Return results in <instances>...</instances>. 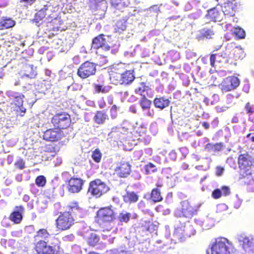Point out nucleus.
<instances>
[{
	"label": "nucleus",
	"mask_w": 254,
	"mask_h": 254,
	"mask_svg": "<svg viewBox=\"0 0 254 254\" xmlns=\"http://www.w3.org/2000/svg\"><path fill=\"white\" fill-rule=\"evenodd\" d=\"M239 179L248 191H254V158L248 152L240 154L238 157Z\"/></svg>",
	"instance_id": "nucleus-1"
},
{
	"label": "nucleus",
	"mask_w": 254,
	"mask_h": 254,
	"mask_svg": "<svg viewBox=\"0 0 254 254\" xmlns=\"http://www.w3.org/2000/svg\"><path fill=\"white\" fill-rule=\"evenodd\" d=\"M51 234L46 229H40L34 236V249L37 254H57L61 249L60 240L54 237L53 242L51 245L46 240Z\"/></svg>",
	"instance_id": "nucleus-2"
},
{
	"label": "nucleus",
	"mask_w": 254,
	"mask_h": 254,
	"mask_svg": "<svg viewBox=\"0 0 254 254\" xmlns=\"http://www.w3.org/2000/svg\"><path fill=\"white\" fill-rule=\"evenodd\" d=\"M82 208L77 201H72L65 206V210L60 212L55 220V227L58 231L70 230L75 223L74 215L81 213Z\"/></svg>",
	"instance_id": "nucleus-3"
},
{
	"label": "nucleus",
	"mask_w": 254,
	"mask_h": 254,
	"mask_svg": "<svg viewBox=\"0 0 254 254\" xmlns=\"http://www.w3.org/2000/svg\"><path fill=\"white\" fill-rule=\"evenodd\" d=\"M58 8L54 7L52 4H47V18L46 20L50 22L54 31H64L66 28L64 25L63 21L61 17H58Z\"/></svg>",
	"instance_id": "nucleus-4"
},
{
	"label": "nucleus",
	"mask_w": 254,
	"mask_h": 254,
	"mask_svg": "<svg viewBox=\"0 0 254 254\" xmlns=\"http://www.w3.org/2000/svg\"><path fill=\"white\" fill-rule=\"evenodd\" d=\"M110 79L116 84L128 85L135 79L134 71L126 70L122 73L118 72L116 69L112 70L110 73Z\"/></svg>",
	"instance_id": "nucleus-5"
},
{
	"label": "nucleus",
	"mask_w": 254,
	"mask_h": 254,
	"mask_svg": "<svg viewBox=\"0 0 254 254\" xmlns=\"http://www.w3.org/2000/svg\"><path fill=\"white\" fill-rule=\"evenodd\" d=\"M51 122L54 127L62 131L71 126V116L68 113L64 111L57 113L51 118Z\"/></svg>",
	"instance_id": "nucleus-6"
},
{
	"label": "nucleus",
	"mask_w": 254,
	"mask_h": 254,
	"mask_svg": "<svg viewBox=\"0 0 254 254\" xmlns=\"http://www.w3.org/2000/svg\"><path fill=\"white\" fill-rule=\"evenodd\" d=\"M91 47L96 51L101 50L105 52H109L111 51V53L114 55L117 52L115 50L113 49V44L106 39L103 34H100L93 38Z\"/></svg>",
	"instance_id": "nucleus-7"
},
{
	"label": "nucleus",
	"mask_w": 254,
	"mask_h": 254,
	"mask_svg": "<svg viewBox=\"0 0 254 254\" xmlns=\"http://www.w3.org/2000/svg\"><path fill=\"white\" fill-rule=\"evenodd\" d=\"M110 190L108 185L100 179H96L89 183L88 192L98 198L107 193Z\"/></svg>",
	"instance_id": "nucleus-8"
},
{
	"label": "nucleus",
	"mask_w": 254,
	"mask_h": 254,
	"mask_svg": "<svg viewBox=\"0 0 254 254\" xmlns=\"http://www.w3.org/2000/svg\"><path fill=\"white\" fill-rule=\"evenodd\" d=\"M116 219V213L112 206L100 208L96 213V220L100 225L113 222Z\"/></svg>",
	"instance_id": "nucleus-9"
},
{
	"label": "nucleus",
	"mask_w": 254,
	"mask_h": 254,
	"mask_svg": "<svg viewBox=\"0 0 254 254\" xmlns=\"http://www.w3.org/2000/svg\"><path fill=\"white\" fill-rule=\"evenodd\" d=\"M229 241L226 238H218L211 245V254H230Z\"/></svg>",
	"instance_id": "nucleus-10"
},
{
	"label": "nucleus",
	"mask_w": 254,
	"mask_h": 254,
	"mask_svg": "<svg viewBox=\"0 0 254 254\" xmlns=\"http://www.w3.org/2000/svg\"><path fill=\"white\" fill-rule=\"evenodd\" d=\"M96 72V64L89 61H86L78 67L77 75L82 79H86L95 75Z\"/></svg>",
	"instance_id": "nucleus-11"
},
{
	"label": "nucleus",
	"mask_w": 254,
	"mask_h": 254,
	"mask_svg": "<svg viewBox=\"0 0 254 254\" xmlns=\"http://www.w3.org/2000/svg\"><path fill=\"white\" fill-rule=\"evenodd\" d=\"M240 84V80L235 76H229L223 79L219 86L222 92H227L236 89Z\"/></svg>",
	"instance_id": "nucleus-12"
},
{
	"label": "nucleus",
	"mask_w": 254,
	"mask_h": 254,
	"mask_svg": "<svg viewBox=\"0 0 254 254\" xmlns=\"http://www.w3.org/2000/svg\"><path fill=\"white\" fill-rule=\"evenodd\" d=\"M83 184L84 181L81 178L71 177L66 182L67 190L70 193H78L82 190Z\"/></svg>",
	"instance_id": "nucleus-13"
},
{
	"label": "nucleus",
	"mask_w": 254,
	"mask_h": 254,
	"mask_svg": "<svg viewBox=\"0 0 254 254\" xmlns=\"http://www.w3.org/2000/svg\"><path fill=\"white\" fill-rule=\"evenodd\" d=\"M63 132L58 128L54 127V128H49L43 132V139L45 140L56 142L60 140L63 137Z\"/></svg>",
	"instance_id": "nucleus-14"
},
{
	"label": "nucleus",
	"mask_w": 254,
	"mask_h": 254,
	"mask_svg": "<svg viewBox=\"0 0 254 254\" xmlns=\"http://www.w3.org/2000/svg\"><path fill=\"white\" fill-rule=\"evenodd\" d=\"M229 56V51L227 47L224 50L218 51L217 53L211 54L210 57V63L212 67L215 66V63H224L227 61Z\"/></svg>",
	"instance_id": "nucleus-15"
},
{
	"label": "nucleus",
	"mask_w": 254,
	"mask_h": 254,
	"mask_svg": "<svg viewBox=\"0 0 254 254\" xmlns=\"http://www.w3.org/2000/svg\"><path fill=\"white\" fill-rule=\"evenodd\" d=\"M24 207L22 205L16 206L14 210L9 215L8 219L13 224H19L23 220Z\"/></svg>",
	"instance_id": "nucleus-16"
},
{
	"label": "nucleus",
	"mask_w": 254,
	"mask_h": 254,
	"mask_svg": "<svg viewBox=\"0 0 254 254\" xmlns=\"http://www.w3.org/2000/svg\"><path fill=\"white\" fill-rule=\"evenodd\" d=\"M240 4L236 0L228 1L224 4L222 8V11L224 15L228 16H233L235 12L239 8Z\"/></svg>",
	"instance_id": "nucleus-17"
},
{
	"label": "nucleus",
	"mask_w": 254,
	"mask_h": 254,
	"mask_svg": "<svg viewBox=\"0 0 254 254\" xmlns=\"http://www.w3.org/2000/svg\"><path fill=\"white\" fill-rule=\"evenodd\" d=\"M163 181L159 179L155 184L156 188L153 189L150 193V199L154 203L161 202L163 197L161 195V189L163 187Z\"/></svg>",
	"instance_id": "nucleus-18"
},
{
	"label": "nucleus",
	"mask_w": 254,
	"mask_h": 254,
	"mask_svg": "<svg viewBox=\"0 0 254 254\" xmlns=\"http://www.w3.org/2000/svg\"><path fill=\"white\" fill-rule=\"evenodd\" d=\"M195 210L188 201H184L181 203V207L178 210V215L180 217L191 218Z\"/></svg>",
	"instance_id": "nucleus-19"
},
{
	"label": "nucleus",
	"mask_w": 254,
	"mask_h": 254,
	"mask_svg": "<svg viewBox=\"0 0 254 254\" xmlns=\"http://www.w3.org/2000/svg\"><path fill=\"white\" fill-rule=\"evenodd\" d=\"M227 48L229 51V55H232L236 61L242 59L245 56L243 49L240 46H236L235 43H231L228 44Z\"/></svg>",
	"instance_id": "nucleus-20"
},
{
	"label": "nucleus",
	"mask_w": 254,
	"mask_h": 254,
	"mask_svg": "<svg viewBox=\"0 0 254 254\" xmlns=\"http://www.w3.org/2000/svg\"><path fill=\"white\" fill-rule=\"evenodd\" d=\"M131 166L128 162L121 163L120 165L115 169V174L120 178H126L130 174Z\"/></svg>",
	"instance_id": "nucleus-21"
},
{
	"label": "nucleus",
	"mask_w": 254,
	"mask_h": 254,
	"mask_svg": "<svg viewBox=\"0 0 254 254\" xmlns=\"http://www.w3.org/2000/svg\"><path fill=\"white\" fill-rule=\"evenodd\" d=\"M139 104L142 111H147L146 116L150 117H153L154 116V111L151 109L152 102L146 98L145 95H143L139 101Z\"/></svg>",
	"instance_id": "nucleus-22"
},
{
	"label": "nucleus",
	"mask_w": 254,
	"mask_h": 254,
	"mask_svg": "<svg viewBox=\"0 0 254 254\" xmlns=\"http://www.w3.org/2000/svg\"><path fill=\"white\" fill-rule=\"evenodd\" d=\"M109 52H105L103 51L98 50L96 51L97 64L100 66L107 64L109 62Z\"/></svg>",
	"instance_id": "nucleus-23"
},
{
	"label": "nucleus",
	"mask_w": 254,
	"mask_h": 254,
	"mask_svg": "<svg viewBox=\"0 0 254 254\" xmlns=\"http://www.w3.org/2000/svg\"><path fill=\"white\" fill-rule=\"evenodd\" d=\"M84 238L87 244L91 247H95L100 244V236L95 233H87Z\"/></svg>",
	"instance_id": "nucleus-24"
},
{
	"label": "nucleus",
	"mask_w": 254,
	"mask_h": 254,
	"mask_svg": "<svg viewBox=\"0 0 254 254\" xmlns=\"http://www.w3.org/2000/svg\"><path fill=\"white\" fill-rule=\"evenodd\" d=\"M153 102L154 106L156 108L163 110L169 106L170 103V101L169 99L166 98L164 96H160L159 97L155 98Z\"/></svg>",
	"instance_id": "nucleus-25"
},
{
	"label": "nucleus",
	"mask_w": 254,
	"mask_h": 254,
	"mask_svg": "<svg viewBox=\"0 0 254 254\" xmlns=\"http://www.w3.org/2000/svg\"><path fill=\"white\" fill-rule=\"evenodd\" d=\"M128 17L126 16L117 20L114 25V30L116 33L121 34L126 30V23L128 20Z\"/></svg>",
	"instance_id": "nucleus-26"
},
{
	"label": "nucleus",
	"mask_w": 254,
	"mask_h": 254,
	"mask_svg": "<svg viewBox=\"0 0 254 254\" xmlns=\"http://www.w3.org/2000/svg\"><path fill=\"white\" fill-rule=\"evenodd\" d=\"M215 32L211 28L204 27L199 31V34L197 35V39L199 40L204 39H211L214 35Z\"/></svg>",
	"instance_id": "nucleus-27"
},
{
	"label": "nucleus",
	"mask_w": 254,
	"mask_h": 254,
	"mask_svg": "<svg viewBox=\"0 0 254 254\" xmlns=\"http://www.w3.org/2000/svg\"><path fill=\"white\" fill-rule=\"evenodd\" d=\"M221 13L215 7L211 8L207 11L206 15V18L211 21H220L221 19Z\"/></svg>",
	"instance_id": "nucleus-28"
},
{
	"label": "nucleus",
	"mask_w": 254,
	"mask_h": 254,
	"mask_svg": "<svg viewBox=\"0 0 254 254\" xmlns=\"http://www.w3.org/2000/svg\"><path fill=\"white\" fill-rule=\"evenodd\" d=\"M11 97H13V100L10 103L11 105H13L18 108L22 107L23 104V99L25 98V96L22 93L15 92L13 95H11Z\"/></svg>",
	"instance_id": "nucleus-29"
},
{
	"label": "nucleus",
	"mask_w": 254,
	"mask_h": 254,
	"mask_svg": "<svg viewBox=\"0 0 254 254\" xmlns=\"http://www.w3.org/2000/svg\"><path fill=\"white\" fill-rule=\"evenodd\" d=\"M138 198V195L134 191H127L123 195L124 202L129 204L137 202Z\"/></svg>",
	"instance_id": "nucleus-30"
},
{
	"label": "nucleus",
	"mask_w": 254,
	"mask_h": 254,
	"mask_svg": "<svg viewBox=\"0 0 254 254\" xmlns=\"http://www.w3.org/2000/svg\"><path fill=\"white\" fill-rule=\"evenodd\" d=\"M93 119L96 124L102 125L105 123L106 120L108 119V117L106 112L98 111L96 112Z\"/></svg>",
	"instance_id": "nucleus-31"
},
{
	"label": "nucleus",
	"mask_w": 254,
	"mask_h": 254,
	"mask_svg": "<svg viewBox=\"0 0 254 254\" xmlns=\"http://www.w3.org/2000/svg\"><path fill=\"white\" fill-rule=\"evenodd\" d=\"M15 22L10 18L3 17L0 20V30L8 29L12 27Z\"/></svg>",
	"instance_id": "nucleus-32"
},
{
	"label": "nucleus",
	"mask_w": 254,
	"mask_h": 254,
	"mask_svg": "<svg viewBox=\"0 0 254 254\" xmlns=\"http://www.w3.org/2000/svg\"><path fill=\"white\" fill-rule=\"evenodd\" d=\"M150 90V88L148 85L146 84V83L144 82H141L139 83V86L137 87L134 89V92L137 94H139L142 96V97L143 95V93L144 92H147Z\"/></svg>",
	"instance_id": "nucleus-33"
},
{
	"label": "nucleus",
	"mask_w": 254,
	"mask_h": 254,
	"mask_svg": "<svg viewBox=\"0 0 254 254\" xmlns=\"http://www.w3.org/2000/svg\"><path fill=\"white\" fill-rule=\"evenodd\" d=\"M95 92L97 93H106L110 91L111 87L110 86H104L100 84H95L94 85Z\"/></svg>",
	"instance_id": "nucleus-34"
},
{
	"label": "nucleus",
	"mask_w": 254,
	"mask_h": 254,
	"mask_svg": "<svg viewBox=\"0 0 254 254\" xmlns=\"http://www.w3.org/2000/svg\"><path fill=\"white\" fill-rule=\"evenodd\" d=\"M102 154L99 148L95 149L92 152L91 157L93 161L97 163L101 162Z\"/></svg>",
	"instance_id": "nucleus-35"
},
{
	"label": "nucleus",
	"mask_w": 254,
	"mask_h": 254,
	"mask_svg": "<svg viewBox=\"0 0 254 254\" xmlns=\"http://www.w3.org/2000/svg\"><path fill=\"white\" fill-rule=\"evenodd\" d=\"M47 5H45L43 8L36 13L35 18L37 20H42L44 18H47Z\"/></svg>",
	"instance_id": "nucleus-36"
},
{
	"label": "nucleus",
	"mask_w": 254,
	"mask_h": 254,
	"mask_svg": "<svg viewBox=\"0 0 254 254\" xmlns=\"http://www.w3.org/2000/svg\"><path fill=\"white\" fill-rule=\"evenodd\" d=\"M144 168L146 174L153 173L157 171V168L156 166L150 162L145 165Z\"/></svg>",
	"instance_id": "nucleus-37"
},
{
	"label": "nucleus",
	"mask_w": 254,
	"mask_h": 254,
	"mask_svg": "<svg viewBox=\"0 0 254 254\" xmlns=\"http://www.w3.org/2000/svg\"><path fill=\"white\" fill-rule=\"evenodd\" d=\"M46 178L43 175L38 176L35 179V184L39 187H44L46 185Z\"/></svg>",
	"instance_id": "nucleus-38"
},
{
	"label": "nucleus",
	"mask_w": 254,
	"mask_h": 254,
	"mask_svg": "<svg viewBox=\"0 0 254 254\" xmlns=\"http://www.w3.org/2000/svg\"><path fill=\"white\" fill-rule=\"evenodd\" d=\"M131 214L129 212L121 213L118 216V219L121 222L127 223L129 221Z\"/></svg>",
	"instance_id": "nucleus-39"
},
{
	"label": "nucleus",
	"mask_w": 254,
	"mask_h": 254,
	"mask_svg": "<svg viewBox=\"0 0 254 254\" xmlns=\"http://www.w3.org/2000/svg\"><path fill=\"white\" fill-rule=\"evenodd\" d=\"M233 33L238 39H243L245 37L246 33L245 31L240 27H236L234 29Z\"/></svg>",
	"instance_id": "nucleus-40"
},
{
	"label": "nucleus",
	"mask_w": 254,
	"mask_h": 254,
	"mask_svg": "<svg viewBox=\"0 0 254 254\" xmlns=\"http://www.w3.org/2000/svg\"><path fill=\"white\" fill-rule=\"evenodd\" d=\"M141 227L143 231L151 232L152 229L153 224L149 221H145L142 223Z\"/></svg>",
	"instance_id": "nucleus-41"
},
{
	"label": "nucleus",
	"mask_w": 254,
	"mask_h": 254,
	"mask_svg": "<svg viewBox=\"0 0 254 254\" xmlns=\"http://www.w3.org/2000/svg\"><path fill=\"white\" fill-rule=\"evenodd\" d=\"M121 130V128L113 129L111 132L112 136L118 139H121L124 135Z\"/></svg>",
	"instance_id": "nucleus-42"
},
{
	"label": "nucleus",
	"mask_w": 254,
	"mask_h": 254,
	"mask_svg": "<svg viewBox=\"0 0 254 254\" xmlns=\"http://www.w3.org/2000/svg\"><path fill=\"white\" fill-rule=\"evenodd\" d=\"M245 109L247 114H249V115H251L254 113V106L251 105L249 102L246 104Z\"/></svg>",
	"instance_id": "nucleus-43"
},
{
	"label": "nucleus",
	"mask_w": 254,
	"mask_h": 254,
	"mask_svg": "<svg viewBox=\"0 0 254 254\" xmlns=\"http://www.w3.org/2000/svg\"><path fill=\"white\" fill-rule=\"evenodd\" d=\"M14 165L16 168L21 170L25 168V162L23 159H19L15 162Z\"/></svg>",
	"instance_id": "nucleus-44"
},
{
	"label": "nucleus",
	"mask_w": 254,
	"mask_h": 254,
	"mask_svg": "<svg viewBox=\"0 0 254 254\" xmlns=\"http://www.w3.org/2000/svg\"><path fill=\"white\" fill-rule=\"evenodd\" d=\"M220 190L222 195L225 196L229 195L231 193L230 189L228 186H222Z\"/></svg>",
	"instance_id": "nucleus-45"
},
{
	"label": "nucleus",
	"mask_w": 254,
	"mask_h": 254,
	"mask_svg": "<svg viewBox=\"0 0 254 254\" xmlns=\"http://www.w3.org/2000/svg\"><path fill=\"white\" fill-rule=\"evenodd\" d=\"M222 195L220 189H216L212 191V197L214 199H219Z\"/></svg>",
	"instance_id": "nucleus-46"
},
{
	"label": "nucleus",
	"mask_w": 254,
	"mask_h": 254,
	"mask_svg": "<svg viewBox=\"0 0 254 254\" xmlns=\"http://www.w3.org/2000/svg\"><path fill=\"white\" fill-rule=\"evenodd\" d=\"M118 108L116 105H114L112 106L110 109V115L113 119H115L117 116V110Z\"/></svg>",
	"instance_id": "nucleus-47"
},
{
	"label": "nucleus",
	"mask_w": 254,
	"mask_h": 254,
	"mask_svg": "<svg viewBox=\"0 0 254 254\" xmlns=\"http://www.w3.org/2000/svg\"><path fill=\"white\" fill-rule=\"evenodd\" d=\"M219 101V96L218 94H213L210 98V105H215Z\"/></svg>",
	"instance_id": "nucleus-48"
},
{
	"label": "nucleus",
	"mask_w": 254,
	"mask_h": 254,
	"mask_svg": "<svg viewBox=\"0 0 254 254\" xmlns=\"http://www.w3.org/2000/svg\"><path fill=\"white\" fill-rule=\"evenodd\" d=\"M223 144L222 142L217 143L213 144L214 150L215 151H220L222 150Z\"/></svg>",
	"instance_id": "nucleus-49"
},
{
	"label": "nucleus",
	"mask_w": 254,
	"mask_h": 254,
	"mask_svg": "<svg viewBox=\"0 0 254 254\" xmlns=\"http://www.w3.org/2000/svg\"><path fill=\"white\" fill-rule=\"evenodd\" d=\"M224 171V168L222 167H217L216 170V175L217 176H220L222 175L223 172Z\"/></svg>",
	"instance_id": "nucleus-50"
},
{
	"label": "nucleus",
	"mask_w": 254,
	"mask_h": 254,
	"mask_svg": "<svg viewBox=\"0 0 254 254\" xmlns=\"http://www.w3.org/2000/svg\"><path fill=\"white\" fill-rule=\"evenodd\" d=\"M36 0H20L21 3H24L27 5H31L35 2Z\"/></svg>",
	"instance_id": "nucleus-51"
},
{
	"label": "nucleus",
	"mask_w": 254,
	"mask_h": 254,
	"mask_svg": "<svg viewBox=\"0 0 254 254\" xmlns=\"http://www.w3.org/2000/svg\"><path fill=\"white\" fill-rule=\"evenodd\" d=\"M205 149L207 150L208 151H210L212 150H214L213 144L208 143H207L204 147Z\"/></svg>",
	"instance_id": "nucleus-52"
},
{
	"label": "nucleus",
	"mask_w": 254,
	"mask_h": 254,
	"mask_svg": "<svg viewBox=\"0 0 254 254\" xmlns=\"http://www.w3.org/2000/svg\"><path fill=\"white\" fill-rule=\"evenodd\" d=\"M30 191L32 193L36 194V193L38 192V190L36 188L35 184H31L30 185Z\"/></svg>",
	"instance_id": "nucleus-53"
},
{
	"label": "nucleus",
	"mask_w": 254,
	"mask_h": 254,
	"mask_svg": "<svg viewBox=\"0 0 254 254\" xmlns=\"http://www.w3.org/2000/svg\"><path fill=\"white\" fill-rule=\"evenodd\" d=\"M252 242L249 241L248 238L244 239V247H250L251 246Z\"/></svg>",
	"instance_id": "nucleus-54"
},
{
	"label": "nucleus",
	"mask_w": 254,
	"mask_h": 254,
	"mask_svg": "<svg viewBox=\"0 0 254 254\" xmlns=\"http://www.w3.org/2000/svg\"><path fill=\"white\" fill-rule=\"evenodd\" d=\"M19 108L20 109V116L21 117L24 116V114L26 112V109L25 108H24L23 107V106H22V107H20Z\"/></svg>",
	"instance_id": "nucleus-55"
},
{
	"label": "nucleus",
	"mask_w": 254,
	"mask_h": 254,
	"mask_svg": "<svg viewBox=\"0 0 254 254\" xmlns=\"http://www.w3.org/2000/svg\"><path fill=\"white\" fill-rule=\"evenodd\" d=\"M202 126L205 129H207L209 128V124L207 122H204L202 123Z\"/></svg>",
	"instance_id": "nucleus-56"
},
{
	"label": "nucleus",
	"mask_w": 254,
	"mask_h": 254,
	"mask_svg": "<svg viewBox=\"0 0 254 254\" xmlns=\"http://www.w3.org/2000/svg\"><path fill=\"white\" fill-rule=\"evenodd\" d=\"M203 102L206 105H210V98L205 97L204 98Z\"/></svg>",
	"instance_id": "nucleus-57"
},
{
	"label": "nucleus",
	"mask_w": 254,
	"mask_h": 254,
	"mask_svg": "<svg viewBox=\"0 0 254 254\" xmlns=\"http://www.w3.org/2000/svg\"><path fill=\"white\" fill-rule=\"evenodd\" d=\"M74 235L72 234L66 235L64 237V240L67 239H73L74 238Z\"/></svg>",
	"instance_id": "nucleus-58"
},
{
	"label": "nucleus",
	"mask_w": 254,
	"mask_h": 254,
	"mask_svg": "<svg viewBox=\"0 0 254 254\" xmlns=\"http://www.w3.org/2000/svg\"><path fill=\"white\" fill-rule=\"evenodd\" d=\"M23 200L25 201V202H27L29 200V199H30V197L28 195H27V194H25L23 197Z\"/></svg>",
	"instance_id": "nucleus-59"
},
{
	"label": "nucleus",
	"mask_w": 254,
	"mask_h": 254,
	"mask_svg": "<svg viewBox=\"0 0 254 254\" xmlns=\"http://www.w3.org/2000/svg\"><path fill=\"white\" fill-rule=\"evenodd\" d=\"M252 134H254V135L252 136V137L251 138V140L252 141L254 142V133H248L247 135V137H250Z\"/></svg>",
	"instance_id": "nucleus-60"
},
{
	"label": "nucleus",
	"mask_w": 254,
	"mask_h": 254,
	"mask_svg": "<svg viewBox=\"0 0 254 254\" xmlns=\"http://www.w3.org/2000/svg\"><path fill=\"white\" fill-rule=\"evenodd\" d=\"M124 3H125V2H123L122 0H120V1L118 3H117V4H116V6H118L119 5H122Z\"/></svg>",
	"instance_id": "nucleus-61"
},
{
	"label": "nucleus",
	"mask_w": 254,
	"mask_h": 254,
	"mask_svg": "<svg viewBox=\"0 0 254 254\" xmlns=\"http://www.w3.org/2000/svg\"><path fill=\"white\" fill-rule=\"evenodd\" d=\"M196 134L198 136H200L202 134V133L201 131H198L197 132H196Z\"/></svg>",
	"instance_id": "nucleus-62"
},
{
	"label": "nucleus",
	"mask_w": 254,
	"mask_h": 254,
	"mask_svg": "<svg viewBox=\"0 0 254 254\" xmlns=\"http://www.w3.org/2000/svg\"><path fill=\"white\" fill-rule=\"evenodd\" d=\"M99 107H100V108H104V104H102V105L101 104L99 105Z\"/></svg>",
	"instance_id": "nucleus-63"
},
{
	"label": "nucleus",
	"mask_w": 254,
	"mask_h": 254,
	"mask_svg": "<svg viewBox=\"0 0 254 254\" xmlns=\"http://www.w3.org/2000/svg\"><path fill=\"white\" fill-rule=\"evenodd\" d=\"M142 204H143L144 205H145V202H143L142 201H141L140 202V204L141 205Z\"/></svg>",
	"instance_id": "nucleus-64"
}]
</instances>
